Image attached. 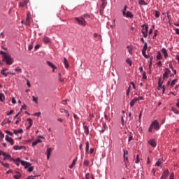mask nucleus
Here are the masks:
<instances>
[{
    "instance_id": "obj_15",
    "label": "nucleus",
    "mask_w": 179,
    "mask_h": 179,
    "mask_svg": "<svg viewBox=\"0 0 179 179\" xmlns=\"http://www.w3.org/2000/svg\"><path fill=\"white\" fill-rule=\"evenodd\" d=\"M51 150H52V149H51V148H48L47 149L46 154H47L48 160H50V157L51 156Z\"/></svg>"
},
{
    "instance_id": "obj_63",
    "label": "nucleus",
    "mask_w": 179,
    "mask_h": 179,
    "mask_svg": "<svg viewBox=\"0 0 179 179\" xmlns=\"http://www.w3.org/2000/svg\"><path fill=\"white\" fill-rule=\"evenodd\" d=\"M175 31H176V34H179V29L178 28H176L175 29Z\"/></svg>"
},
{
    "instance_id": "obj_35",
    "label": "nucleus",
    "mask_w": 179,
    "mask_h": 179,
    "mask_svg": "<svg viewBox=\"0 0 179 179\" xmlns=\"http://www.w3.org/2000/svg\"><path fill=\"white\" fill-rule=\"evenodd\" d=\"M127 50H128V52H129L130 54H132V50H133L132 46L128 45V46L127 47Z\"/></svg>"
},
{
    "instance_id": "obj_36",
    "label": "nucleus",
    "mask_w": 179,
    "mask_h": 179,
    "mask_svg": "<svg viewBox=\"0 0 179 179\" xmlns=\"http://www.w3.org/2000/svg\"><path fill=\"white\" fill-rule=\"evenodd\" d=\"M126 62L129 64V66H132V61H131V59L127 58Z\"/></svg>"
},
{
    "instance_id": "obj_16",
    "label": "nucleus",
    "mask_w": 179,
    "mask_h": 179,
    "mask_svg": "<svg viewBox=\"0 0 179 179\" xmlns=\"http://www.w3.org/2000/svg\"><path fill=\"white\" fill-rule=\"evenodd\" d=\"M64 64L65 68L68 69V68H69V62H68V59L65 57L64 58Z\"/></svg>"
},
{
    "instance_id": "obj_17",
    "label": "nucleus",
    "mask_w": 179,
    "mask_h": 179,
    "mask_svg": "<svg viewBox=\"0 0 179 179\" xmlns=\"http://www.w3.org/2000/svg\"><path fill=\"white\" fill-rule=\"evenodd\" d=\"M149 145H152V148H156V141L155 140L152 139L148 141Z\"/></svg>"
},
{
    "instance_id": "obj_7",
    "label": "nucleus",
    "mask_w": 179,
    "mask_h": 179,
    "mask_svg": "<svg viewBox=\"0 0 179 179\" xmlns=\"http://www.w3.org/2000/svg\"><path fill=\"white\" fill-rule=\"evenodd\" d=\"M171 73V71L169 69L166 68L164 73L163 74V78L166 79V78H169V75Z\"/></svg>"
},
{
    "instance_id": "obj_39",
    "label": "nucleus",
    "mask_w": 179,
    "mask_h": 179,
    "mask_svg": "<svg viewBox=\"0 0 179 179\" xmlns=\"http://www.w3.org/2000/svg\"><path fill=\"white\" fill-rule=\"evenodd\" d=\"M90 162L88 160H84L83 164L84 166H86V167L89 166Z\"/></svg>"
},
{
    "instance_id": "obj_25",
    "label": "nucleus",
    "mask_w": 179,
    "mask_h": 179,
    "mask_svg": "<svg viewBox=\"0 0 179 179\" xmlns=\"http://www.w3.org/2000/svg\"><path fill=\"white\" fill-rule=\"evenodd\" d=\"M0 101L2 103L5 101V95L2 93L0 94Z\"/></svg>"
},
{
    "instance_id": "obj_1",
    "label": "nucleus",
    "mask_w": 179,
    "mask_h": 179,
    "mask_svg": "<svg viewBox=\"0 0 179 179\" xmlns=\"http://www.w3.org/2000/svg\"><path fill=\"white\" fill-rule=\"evenodd\" d=\"M0 54L2 55L3 61L7 64V65H12L13 64V58L10 55L3 51H1Z\"/></svg>"
},
{
    "instance_id": "obj_27",
    "label": "nucleus",
    "mask_w": 179,
    "mask_h": 179,
    "mask_svg": "<svg viewBox=\"0 0 179 179\" xmlns=\"http://www.w3.org/2000/svg\"><path fill=\"white\" fill-rule=\"evenodd\" d=\"M127 9H128V6H124V9L122 10L123 16H125Z\"/></svg>"
},
{
    "instance_id": "obj_53",
    "label": "nucleus",
    "mask_w": 179,
    "mask_h": 179,
    "mask_svg": "<svg viewBox=\"0 0 179 179\" xmlns=\"http://www.w3.org/2000/svg\"><path fill=\"white\" fill-rule=\"evenodd\" d=\"M142 54H143V57H145V58H148V55H146V51L143 52V50H142Z\"/></svg>"
},
{
    "instance_id": "obj_59",
    "label": "nucleus",
    "mask_w": 179,
    "mask_h": 179,
    "mask_svg": "<svg viewBox=\"0 0 179 179\" xmlns=\"http://www.w3.org/2000/svg\"><path fill=\"white\" fill-rule=\"evenodd\" d=\"M124 163H127L128 162V157L124 156Z\"/></svg>"
},
{
    "instance_id": "obj_52",
    "label": "nucleus",
    "mask_w": 179,
    "mask_h": 179,
    "mask_svg": "<svg viewBox=\"0 0 179 179\" xmlns=\"http://www.w3.org/2000/svg\"><path fill=\"white\" fill-rule=\"evenodd\" d=\"M142 118V110L140 112L139 116H138V121L141 122V119Z\"/></svg>"
},
{
    "instance_id": "obj_14",
    "label": "nucleus",
    "mask_w": 179,
    "mask_h": 179,
    "mask_svg": "<svg viewBox=\"0 0 179 179\" xmlns=\"http://www.w3.org/2000/svg\"><path fill=\"white\" fill-rule=\"evenodd\" d=\"M162 52L164 54V58L167 59V57H169V55L167 54V50H166V48H162Z\"/></svg>"
},
{
    "instance_id": "obj_30",
    "label": "nucleus",
    "mask_w": 179,
    "mask_h": 179,
    "mask_svg": "<svg viewBox=\"0 0 179 179\" xmlns=\"http://www.w3.org/2000/svg\"><path fill=\"white\" fill-rule=\"evenodd\" d=\"M32 101H34V103H36V104H38V98L34 96H32Z\"/></svg>"
},
{
    "instance_id": "obj_47",
    "label": "nucleus",
    "mask_w": 179,
    "mask_h": 179,
    "mask_svg": "<svg viewBox=\"0 0 179 179\" xmlns=\"http://www.w3.org/2000/svg\"><path fill=\"white\" fill-rule=\"evenodd\" d=\"M143 79L144 80L148 79V77L146 76V72L143 73Z\"/></svg>"
},
{
    "instance_id": "obj_54",
    "label": "nucleus",
    "mask_w": 179,
    "mask_h": 179,
    "mask_svg": "<svg viewBox=\"0 0 179 179\" xmlns=\"http://www.w3.org/2000/svg\"><path fill=\"white\" fill-rule=\"evenodd\" d=\"M6 152H3V151L0 150V156H6Z\"/></svg>"
},
{
    "instance_id": "obj_34",
    "label": "nucleus",
    "mask_w": 179,
    "mask_h": 179,
    "mask_svg": "<svg viewBox=\"0 0 179 179\" xmlns=\"http://www.w3.org/2000/svg\"><path fill=\"white\" fill-rule=\"evenodd\" d=\"M85 145H86V147H85V152L87 153V152H89V147H90V145H89V141H87V142L85 143Z\"/></svg>"
},
{
    "instance_id": "obj_24",
    "label": "nucleus",
    "mask_w": 179,
    "mask_h": 179,
    "mask_svg": "<svg viewBox=\"0 0 179 179\" xmlns=\"http://www.w3.org/2000/svg\"><path fill=\"white\" fill-rule=\"evenodd\" d=\"M84 132L86 135H89V127L84 126Z\"/></svg>"
},
{
    "instance_id": "obj_46",
    "label": "nucleus",
    "mask_w": 179,
    "mask_h": 179,
    "mask_svg": "<svg viewBox=\"0 0 179 179\" xmlns=\"http://www.w3.org/2000/svg\"><path fill=\"white\" fill-rule=\"evenodd\" d=\"M1 164L3 166V167H6V169H9V164H5L3 162H1Z\"/></svg>"
},
{
    "instance_id": "obj_31",
    "label": "nucleus",
    "mask_w": 179,
    "mask_h": 179,
    "mask_svg": "<svg viewBox=\"0 0 179 179\" xmlns=\"http://www.w3.org/2000/svg\"><path fill=\"white\" fill-rule=\"evenodd\" d=\"M177 79H174L172 80V82L170 84L171 87H173L176 83H177Z\"/></svg>"
},
{
    "instance_id": "obj_5",
    "label": "nucleus",
    "mask_w": 179,
    "mask_h": 179,
    "mask_svg": "<svg viewBox=\"0 0 179 179\" xmlns=\"http://www.w3.org/2000/svg\"><path fill=\"white\" fill-rule=\"evenodd\" d=\"M30 19H31V14L30 13V12H28L27 14L26 20L24 22V24H25V26H30L31 23V21L30 20Z\"/></svg>"
},
{
    "instance_id": "obj_12",
    "label": "nucleus",
    "mask_w": 179,
    "mask_h": 179,
    "mask_svg": "<svg viewBox=\"0 0 179 179\" xmlns=\"http://www.w3.org/2000/svg\"><path fill=\"white\" fill-rule=\"evenodd\" d=\"M3 156H4L3 160H6V159H10V162H15V159L12 158L10 155L6 153V155H3Z\"/></svg>"
},
{
    "instance_id": "obj_57",
    "label": "nucleus",
    "mask_w": 179,
    "mask_h": 179,
    "mask_svg": "<svg viewBox=\"0 0 179 179\" xmlns=\"http://www.w3.org/2000/svg\"><path fill=\"white\" fill-rule=\"evenodd\" d=\"M40 115H41V112H38V113H36L34 114L35 117H40Z\"/></svg>"
},
{
    "instance_id": "obj_64",
    "label": "nucleus",
    "mask_w": 179,
    "mask_h": 179,
    "mask_svg": "<svg viewBox=\"0 0 179 179\" xmlns=\"http://www.w3.org/2000/svg\"><path fill=\"white\" fill-rule=\"evenodd\" d=\"M35 50H38V48H40V45H36L35 47H34Z\"/></svg>"
},
{
    "instance_id": "obj_48",
    "label": "nucleus",
    "mask_w": 179,
    "mask_h": 179,
    "mask_svg": "<svg viewBox=\"0 0 179 179\" xmlns=\"http://www.w3.org/2000/svg\"><path fill=\"white\" fill-rule=\"evenodd\" d=\"M6 134H8V135H10V136H13V133L6 130Z\"/></svg>"
},
{
    "instance_id": "obj_10",
    "label": "nucleus",
    "mask_w": 179,
    "mask_h": 179,
    "mask_svg": "<svg viewBox=\"0 0 179 179\" xmlns=\"http://www.w3.org/2000/svg\"><path fill=\"white\" fill-rule=\"evenodd\" d=\"M29 3V0H24L22 2H20L19 4L20 8H24Z\"/></svg>"
},
{
    "instance_id": "obj_43",
    "label": "nucleus",
    "mask_w": 179,
    "mask_h": 179,
    "mask_svg": "<svg viewBox=\"0 0 179 179\" xmlns=\"http://www.w3.org/2000/svg\"><path fill=\"white\" fill-rule=\"evenodd\" d=\"M15 71L18 72L19 73H22V69L18 68V67L15 68Z\"/></svg>"
},
{
    "instance_id": "obj_4",
    "label": "nucleus",
    "mask_w": 179,
    "mask_h": 179,
    "mask_svg": "<svg viewBox=\"0 0 179 179\" xmlns=\"http://www.w3.org/2000/svg\"><path fill=\"white\" fill-rule=\"evenodd\" d=\"M142 27V31L141 33L143 36V37H145V38H146V37H148V31L149 30V27H148V25L143 24L141 26Z\"/></svg>"
},
{
    "instance_id": "obj_20",
    "label": "nucleus",
    "mask_w": 179,
    "mask_h": 179,
    "mask_svg": "<svg viewBox=\"0 0 179 179\" xmlns=\"http://www.w3.org/2000/svg\"><path fill=\"white\" fill-rule=\"evenodd\" d=\"M155 166H157V167H163V162H162V161L160 159H159L156 163H155Z\"/></svg>"
},
{
    "instance_id": "obj_3",
    "label": "nucleus",
    "mask_w": 179,
    "mask_h": 179,
    "mask_svg": "<svg viewBox=\"0 0 179 179\" xmlns=\"http://www.w3.org/2000/svg\"><path fill=\"white\" fill-rule=\"evenodd\" d=\"M15 162H20L21 163L22 166H24L25 169H29V167H30V166H31V164H30V162L20 160V158H17L16 160L15 159Z\"/></svg>"
},
{
    "instance_id": "obj_9",
    "label": "nucleus",
    "mask_w": 179,
    "mask_h": 179,
    "mask_svg": "<svg viewBox=\"0 0 179 179\" xmlns=\"http://www.w3.org/2000/svg\"><path fill=\"white\" fill-rule=\"evenodd\" d=\"M169 172L168 169L164 171L160 179H167V178L169 177Z\"/></svg>"
},
{
    "instance_id": "obj_11",
    "label": "nucleus",
    "mask_w": 179,
    "mask_h": 179,
    "mask_svg": "<svg viewBox=\"0 0 179 179\" xmlns=\"http://www.w3.org/2000/svg\"><path fill=\"white\" fill-rule=\"evenodd\" d=\"M101 10H103L106 8V5H107V1L106 0H101Z\"/></svg>"
},
{
    "instance_id": "obj_49",
    "label": "nucleus",
    "mask_w": 179,
    "mask_h": 179,
    "mask_svg": "<svg viewBox=\"0 0 179 179\" xmlns=\"http://www.w3.org/2000/svg\"><path fill=\"white\" fill-rule=\"evenodd\" d=\"M59 82H64V78L61 77V73H59Z\"/></svg>"
},
{
    "instance_id": "obj_33",
    "label": "nucleus",
    "mask_w": 179,
    "mask_h": 179,
    "mask_svg": "<svg viewBox=\"0 0 179 179\" xmlns=\"http://www.w3.org/2000/svg\"><path fill=\"white\" fill-rule=\"evenodd\" d=\"M158 87L162 88L163 87V82H162V78H159L158 82Z\"/></svg>"
},
{
    "instance_id": "obj_32",
    "label": "nucleus",
    "mask_w": 179,
    "mask_h": 179,
    "mask_svg": "<svg viewBox=\"0 0 179 179\" xmlns=\"http://www.w3.org/2000/svg\"><path fill=\"white\" fill-rule=\"evenodd\" d=\"M27 121L29 122V125L30 127H31L33 125V120H31V118H27Z\"/></svg>"
},
{
    "instance_id": "obj_62",
    "label": "nucleus",
    "mask_w": 179,
    "mask_h": 179,
    "mask_svg": "<svg viewBox=\"0 0 179 179\" xmlns=\"http://www.w3.org/2000/svg\"><path fill=\"white\" fill-rule=\"evenodd\" d=\"M38 143H37L36 141H35L34 143H32V146H36V145H38Z\"/></svg>"
},
{
    "instance_id": "obj_60",
    "label": "nucleus",
    "mask_w": 179,
    "mask_h": 179,
    "mask_svg": "<svg viewBox=\"0 0 179 179\" xmlns=\"http://www.w3.org/2000/svg\"><path fill=\"white\" fill-rule=\"evenodd\" d=\"M137 101H139V100H144L143 96H139L138 98H136Z\"/></svg>"
},
{
    "instance_id": "obj_18",
    "label": "nucleus",
    "mask_w": 179,
    "mask_h": 179,
    "mask_svg": "<svg viewBox=\"0 0 179 179\" xmlns=\"http://www.w3.org/2000/svg\"><path fill=\"white\" fill-rule=\"evenodd\" d=\"M13 149L14 150H22V149H24V146L14 145Z\"/></svg>"
},
{
    "instance_id": "obj_45",
    "label": "nucleus",
    "mask_w": 179,
    "mask_h": 179,
    "mask_svg": "<svg viewBox=\"0 0 179 179\" xmlns=\"http://www.w3.org/2000/svg\"><path fill=\"white\" fill-rule=\"evenodd\" d=\"M155 17H160V12L157 10L155 11Z\"/></svg>"
},
{
    "instance_id": "obj_21",
    "label": "nucleus",
    "mask_w": 179,
    "mask_h": 179,
    "mask_svg": "<svg viewBox=\"0 0 179 179\" xmlns=\"http://www.w3.org/2000/svg\"><path fill=\"white\" fill-rule=\"evenodd\" d=\"M76 162H78V158H76L72 164L69 166V169H73V166H75V164H76Z\"/></svg>"
},
{
    "instance_id": "obj_13",
    "label": "nucleus",
    "mask_w": 179,
    "mask_h": 179,
    "mask_svg": "<svg viewBox=\"0 0 179 179\" xmlns=\"http://www.w3.org/2000/svg\"><path fill=\"white\" fill-rule=\"evenodd\" d=\"M123 16H124V17H130V19H132V17H134V14L131 13V11H127L125 15Z\"/></svg>"
},
{
    "instance_id": "obj_23",
    "label": "nucleus",
    "mask_w": 179,
    "mask_h": 179,
    "mask_svg": "<svg viewBox=\"0 0 179 179\" xmlns=\"http://www.w3.org/2000/svg\"><path fill=\"white\" fill-rule=\"evenodd\" d=\"M43 41H44L45 44H48V43H50V38L45 36L43 38Z\"/></svg>"
},
{
    "instance_id": "obj_37",
    "label": "nucleus",
    "mask_w": 179,
    "mask_h": 179,
    "mask_svg": "<svg viewBox=\"0 0 179 179\" xmlns=\"http://www.w3.org/2000/svg\"><path fill=\"white\" fill-rule=\"evenodd\" d=\"M13 177L15 179H19L20 177H22V174H20V173H17V175H15Z\"/></svg>"
},
{
    "instance_id": "obj_51",
    "label": "nucleus",
    "mask_w": 179,
    "mask_h": 179,
    "mask_svg": "<svg viewBox=\"0 0 179 179\" xmlns=\"http://www.w3.org/2000/svg\"><path fill=\"white\" fill-rule=\"evenodd\" d=\"M172 110L173 111V113H175V114H179V112H178V110H177V109H176V108H172Z\"/></svg>"
},
{
    "instance_id": "obj_6",
    "label": "nucleus",
    "mask_w": 179,
    "mask_h": 179,
    "mask_svg": "<svg viewBox=\"0 0 179 179\" xmlns=\"http://www.w3.org/2000/svg\"><path fill=\"white\" fill-rule=\"evenodd\" d=\"M75 20H76V22H78V24H80V26H86V21L85 20V19H83V17H76Z\"/></svg>"
},
{
    "instance_id": "obj_58",
    "label": "nucleus",
    "mask_w": 179,
    "mask_h": 179,
    "mask_svg": "<svg viewBox=\"0 0 179 179\" xmlns=\"http://www.w3.org/2000/svg\"><path fill=\"white\" fill-rule=\"evenodd\" d=\"M138 163H139V155H136V164H138Z\"/></svg>"
},
{
    "instance_id": "obj_29",
    "label": "nucleus",
    "mask_w": 179,
    "mask_h": 179,
    "mask_svg": "<svg viewBox=\"0 0 179 179\" xmlns=\"http://www.w3.org/2000/svg\"><path fill=\"white\" fill-rule=\"evenodd\" d=\"M148 50V43H144V46L143 48L142 51H143V52H145V51H147Z\"/></svg>"
},
{
    "instance_id": "obj_2",
    "label": "nucleus",
    "mask_w": 179,
    "mask_h": 179,
    "mask_svg": "<svg viewBox=\"0 0 179 179\" xmlns=\"http://www.w3.org/2000/svg\"><path fill=\"white\" fill-rule=\"evenodd\" d=\"M153 128L156 130V131H159V129H160V125L159 124V122L157 120H154L152 124H150L149 129H148V131L149 132H152L153 131Z\"/></svg>"
},
{
    "instance_id": "obj_44",
    "label": "nucleus",
    "mask_w": 179,
    "mask_h": 179,
    "mask_svg": "<svg viewBox=\"0 0 179 179\" xmlns=\"http://www.w3.org/2000/svg\"><path fill=\"white\" fill-rule=\"evenodd\" d=\"M29 169H28V171L29 172V173H31V171H33V170H34V166H29L28 167Z\"/></svg>"
},
{
    "instance_id": "obj_41",
    "label": "nucleus",
    "mask_w": 179,
    "mask_h": 179,
    "mask_svg": "<svg viewBox=\"0 0 179 179\" xmlns=\"http://www.w3.org/2000/svg\"><path fill=\"white\" fill-rule=\"evenodd\" d=\"M152 62H153V57H150V59L149 69H150V68L152 67Z\"/></svg>"
},
{
    "instance_id": "obj_42",
    "label": "nucleus",
    "mask_w": 179,
    "mask_h": 179,
    "mask_svg": "<svg viewBox=\"0 0 179 179\" xmlns=\"http://www.w3.org/2000/svg\"><path fill=\"white\" fill-rule=\"evenodd\" d=\"M60 113L62 114V113H65V114H68V110L64 109V108H62L60 109Z\"/></svg>"
},
{
    "instance_id": "obj_19",
    "label": "nucleus",
    "mask_w": 179,
    "mask_h": 179,
    "mask_svg": "<svg viewBox=\"0 0 179 179\" xmlns=\"http://www.w3.org/2000/svg\"><path fill=\"white\" fill-rule=\"evenodd\" d=\"M136 101H138V99L136 98H134V99L130 101V107H134Z\"/></svg>"
},
{
    "instance_id": "obj_26",
    "label": "nucleus",
    "mask_w": 179,
    "mask_h": 179,
    "mask_svg": "<svg viewBox=\"0 0 179 179\" xmlns=\"http://www.w3.org/2000/svg\"><path fill=\"white\" fill-rule=\"evenodd\" d=\"M13 133L15 135H17V134H22L23 133V129H20L19 130H14Z\"/></svg>"
},
{
    "instance_id": "obj_40",
    "label": "nucleus",
    "mask_w": 179,
    "mask_h": 179,
    "mask_svg": "<svg viewBox=\"0 0 179 179\" xmlns=\"http://www.w3.org/2000/svg\"><path fill=\"white\" fill-rule=\"evenodd\" d=\"M1 73L3 75L4 78H8V73H5L3 70L1 71Z\"/></svg>"
},
{
    "instance_id": "obj_55",
    "label": "nucleus",
    "mask_w": 179,
    "mask_h": 179,
    "mask_svg": "<svg viewBox=\"0 0 179 179\" xmlns=\"http://www.w3.org/2000/svg\"><path fill=\"white\" fill-rule=\"evenodd\" d=\"M169 179H174V173H171L170 176H169Z\"/></svg>"
},
{
    "instance_id": "obj_8",
    "label": "nucleus",
    "mask_w": 179,
    "mask_h": 179,
    "mask_svg": "<svg viewBox=\"0 0 179 179\" xmlns=\"http://www.w3.org/2000/svg\"><path fill=\"white\" fill-rule=\"evenodd\" d=\"M6 142H8L9 143H10V145H15V141H13V138L9 137L8 135L6 136Z\"/></svg>"
},
{
    "instance_id": "obj_56",
    "label": "nucleus",
    "mask_w": 179,
    "mask_h": 179,
    "mask_svg": "<svg viewBox=\"0 0 179 179\" xmlns=\"http://www.w3.org/2000/svg\"><path fill=\"white\" fill-rule=\"evenodd\" d=\"M156 37H157V30L155 31L153 38L155 39V38H156Z\"/></svg>"
},
{
    "instance_id": "obj_50",
    "label": "nucleus",
    "mask_w": 179,
    "mask_h": 179,
    "mask_svg": "<svg viewBox=\"0 0 179 179\" xmlns=\"http://www.w3.org/2000/svg\"><path fill=\"white\" fill-rule=\"evenodd\" d=\"M0 138L1 139H3L5 138V135L2 134V131H0Z\"/></svg>"
},
{
    "instance_id": "obj_22",
    "label": "nucleus",
    "mask_w": 179,
    "mask_h": 179,
    "mask_svg": "<svg viewBox=\"0 0 179 179\" xmlns=\"http://www.w3.org/2000/svg\"><path fill=\"white\" fill-rule=\"evenodd\" d=\"M47 64L49 66H50V68H52V69H57V66H55V65H54L52 62H47Z\"/></svg>"
},
{
    "instance_id": "obj_28",
    "label": "nucleus",
    "mask_w": 179,
    "mask_h": 179,
    "mask_svg": "<svg viewBox=\"0 0 179 179\" xmlns=\"http://www.w3.org/2000/svg\"><path fill=\"white\" fill-rule=\"evenodd\" d=\"M163 57H162V53L160 52H157V59H162Z\"/></svg>"
},
{
    "instance_id": "obj_61",
    "label": "nucleus",
    "mask_w": 179,
    "mask_h": 179,
    "mask_svg": "<svg viewBox=\"0 0 179 179\" xmlns=\"http://www.w3.org/2000/svg\"><path fill=\"white\" fill-rule=\"evenodd\" d=\"M121 124H122V125H124V116H122V117H121Z\"/></svg>"
},
{
    "instance_id": "obj_38",
    "label": "nucleus",
    "mask_w": 179,
    "mask_h": 179,
    "mask_svg": "<svg viewBox=\"0 0 179 179\" xmlns=\"http://www.w3.org/2000/svg\"><path fill=\"white\" fill-rule=\"evenodd\" d=\"M138 3H139V5H148V3H146V2H145V1L144 0H140V1H138Z\"/></svg>"
}]
</instances>
